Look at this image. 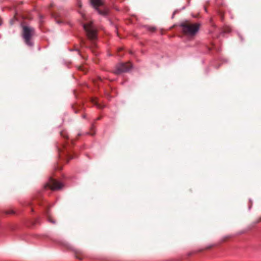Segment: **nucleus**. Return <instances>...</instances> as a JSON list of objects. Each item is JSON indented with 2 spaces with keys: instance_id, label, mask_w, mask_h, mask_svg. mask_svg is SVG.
Returning a JSON list of instances; mask_svg holds the SVG:
<instances>
[{
  "instance_id": "1",
  "label": "nucleus",
  "mask_w": 261,
  "mask_h": 261,
  "mask_svg": "<svg viewBox=\"0 0 261 261\" xmlns=\"http://www.w3.org/2000/svg\"><path fill=\"white\" fill-rule=\"evenodd\" d=\"M87 37L91 41V45H85L87 47L93 48L95 46V41L97 38L96 30L92 22L83 24Z\"/></svg>"
},
{
  "instance_id": "2",
  "label": "nucleus",
  "mask_w": 261,
  "mask_h": 261,
  "mask_svg": "<svg viewBox=\"0 0 261 261\" xmlns=\"http://www.w3.org/2000/svg\"><path fill=\"white\" fill-rule=\"evenodd\" d=\"M180 27L182 28L184 34L188 36H194L199 30V25L197 23H191L188 21L181 23Z\"/></svg>"
},
{
  "instance_id": "3",
  "label": "nucleus",
  "mask_w": 261,
  "mask_h": 261,
  "mask_svg": "<svg viewBox=\"0 0 261 261\" xmlns=\"http://www.w3.org/2000/svg\"><path fill=\"white\" fill-rule=\"evenodd\" d=\"M59 156L61 159H64L68 162L73 158V156L70 154V148L68 144H63L61 146H58Z\"/></svg>"
},
{
  "instance_id": "4",
  "label": "nucleus",
  "mask_w": 261,
  "mask_h": 261,
  "mask_svg": "<svg viewBox=\"0 0 261 261\" xmlns=\"http://www.w3.org/2000/svg\"><path fill=\"white\" fill-rule=\"evenodd\" d=\"M34 30L33 28L24 26L23 27V38L25 43L30 46L33 45V42L31 41V37L34 35Z\"/></svg>"
},
{
  "instance_id": "5",
  "label": "nucleus",
  "mask_w": 261,
  "mask_h": 261,
  "mask_svg": "<svg viewBox=\"0 0 261 261\" xmlns=\"http://www.w3.org/2000/svg\"><path fill=\"white\" fill-rule=\"evenodd\" d=\"M46 187L52 190H58L63 187V184L53 178H50Z\"/></svg>"
},
{
  "instance_id": "6",
  "label": "nucleus",
  "mask_w": 261,
  "mask_h": 261,
  "mask_svg": "<svg viewBox=\"0 0 261 261\" xmlns=\"http://www.w3.org/2000/svg\"><path fill=\"white\" fill-rule=\"evenodd\" d=\"M130 63H121L117 65L114 71L115 74H118L128 71L132 68Z\"/></svg>"
},
{
  "instance_id": "7",
  "label": "nucleus",
  "mask_w": 261,
  "mask_h": 261,
  "mask_svg": "<svg viewBox=\"0 0 261 261\" xmlns=\"http://www.w3.org/2000/svg\"><path fill=\"white\" fill-rule=\"evenodd\" d=\"M91 5L98 11V13L101 15H106L107 13L106 11H101L98 9V7L103 5V0H90Z\"/></svg>"
},
{
  "instance_id": "8",
  "label": "nucleus",
  "mask_w": 261,
  "mask_h": 261,
  "mask_svg": "<svg viewBox=\"0 0 261 261\" xmlns=\"http://www.w3.org/2000/svg\"><path fill=\"white\" fill-rule=\"evenodd\" d=\"M93 105H95L98 108H102L103 107L102 106L98 103V102L96 98H92L91 99Z\"/></svg>"
},
{
  "instance_id": "9",
  "label": "nucleus",
  "mask_w": 261,
  "mask_h": 261,
  "mask_svg": "<svg viewBox=\"0 0 261 261\" xmlns=\"http://www.w3.org/2000/svg\"><path fill=\"white\" fill-rule=\"evenodd\" d=\"M61 136L62 137H63V138H67V136H68V135H67V134L66 132V131H64V130L62 131V132H61Z\"/></svg>"
},
{
  "instance_id": "10",
  "label": "nucleus",
  "mask_w": 261,
  "mask_h": 261,
  "mask_svg": "<svg viewBox=\"0 0 261 261\" xmlns=\"http://www.w3.org/2000/svg\"><path fill=\"white\" fill-rule=\"evenodd\" d=\"M46 215H47V217L48 221L52 223H55V222L54 220H53L52 218L49 216V215L48 214H47Z\"/></svg>"
},
{
  "instance_id": "11",
  "label": "nucleus",
  "mask_w": 261,
  "mask_h": 261,
  "mask_svg": "<svg viewBox=\"0 0 261 261\" xmlns=\"http://www.w3.org/2000/svg\"><path fill=\"white\" fill-rule=\"evenodd\" d=\"M77 5L79 7H82V3L80 1H79L77 2Z\"/></svg>"
},
{
  "instance_id": "12",
  "label": "nucleus",
  "mask_w": 261,
  "mask_h": 261,
  "mask_svg": "<svg viewBox=\"0 0 261 261\" xmlns=\"http://www.w3.org/2000/svg\"><path fill=\"white\" fill-rule=\"evenodd\" d=\"M81 15H82V17L85 19V15L83 13H81Z\"/></svg>"
},
{
  "instance_id": "13",
  "label": "nucleus",
  "mask_w": 261,
  "mask_h": 261,
  "mask_svg": "<svg viewBox=\"0 0 261 261\" xmlns=\"http://www.w3.org/2000/svg\"><path fill=\"white\" fill-rule=\"evenodd\" d=\"M150 30L153 32L154 31V29L153 28H152L150 29Z\"/></svg>"
},
{
  "instance_id": "14",
  "label": "nucleus",
  "mask_w": 261,
  "mask_h": 261,
  "mask_svg": "<svg viewBox=\"0 0 261 261\" xmlns=\"http://www.w3.org/2000/svg\"><path fill=\"white\" fill-rule=\"evenodd\" d=\"M98 80L100 81H102V79L101 77H98Z\"/></svg>"
},
{
  "instance_id": "15",
  "label": "nucleus",
  "mask_w": 261,
  "mask_h": 261,
  "mask_svg": "<svg viewBox=\"0 0 261 261\" xmlns=\"http://www.w3.org/2000/svg\"><path fill=\"white\" fill-rule=\"evenodd\" d=\"M83 118H85V115H84L83 116Z\"/></svg>"
}]
</instances>
